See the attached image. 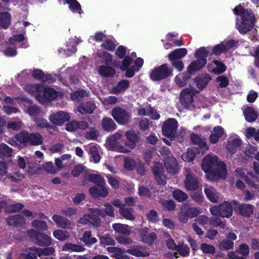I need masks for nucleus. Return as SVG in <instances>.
<instances>
[{"label":"nucleus","mask_w":259,"mask_h":259,"mask_svg":"<svg viewBox=\"0 0 259 259\" xmlns=\"http://www.w3.org/2000/svg\"><path fill=\"white\" fill-rule=\"evenodd\" d=\"M201 167L211 181H217L221 179L225 180L227 177L226 165L219 161L216 155H206L202 161Z\"/></svg>","instance_id":"obj_1"},{"label":"nucleus","mask_w":259,"mask_h":259,"mask_svg":"<svg viewBox=\"0 0 259 259\" xmlns=\"http://www.w3.org/2000/svg\"><path fill=\"white\" fill-rule=\"evenodd\" d=\"M233 13L235 15L240 16V19H237L236 27L241 34H245L252 29L256 19L251 9H245L240 4L233 9Z\"/></svg>","instance_id":"obj_2"},{"label":"nucleus","mask_w":259,"mask_h":259,"mask_svg":"<svg viewBox=\"0 0 259 259\" xmlns=\"http://www.w3.org/2000/svg\"><path fill=\"white\" fill-rule=\"evenodd\" d=\"M17 140L21 144H29L32 146L40 145L43 143V137L38 133H30L26 131H22L16 135Z\"/></svg>","instance_id":"obj_3"},{"label":"nucleus","mask_w":259,"mask_h":259,"mask_svg":"<svg viewBox=\"0 0 259 259\" xmlns=\"http://www.w3.org/2000/svg\"><path fill=\"white\" fill-rule=\"evenodd\" d=\"M173 68L169 64L164 63L154 68L150 73V79L154 81H159L172 76Z\"/></svg>","instance_id":"obj_4"},{"label":"nucleus","mask_w":259,"mask_h":259,"mask_svg":"<svg viewBox=\"0 0 259 259\" xmlns=\"http://www.w3.org/2000/svg\"><path fill=\"white\" fill-rule=\"evenodd\" d=\"M27 234L31 240L39 246H49L52 243V239L48 235L31 229L27 231Z\"/></svg>","instance_id":"obj_5"},{"label":"nucleus","mask_w":259,"mask_h":259,"mask_svg":"<svg viewBox=\"0 0 259 259\" xmlns=\"http://www.w3.org/2000/svg\"><path fill=\"white\" fill-rule=\"evenodd\" d=\"M210 212L213 215L229 218L233 214V208L229 202L225 201L218 205L211 206Z\"/></svg>","instance_id":"obj_6"},{"label":"nucleus","mask_w":259,"mask_h":259,"mask_svg":"<svg viewBox=\"0 0 259 259\" xmlns=\"http://www.w3.org/2000/svg\"><path fill=\"white\" fill-rule=\"evenodd\" d=\"M111 116L117 123L125 125L131 119V114L124 109L120 107H114L111 111Z\"/></svg>","instance_id":"obj_7"},{"label":"nucleus","mask_w":259,"mask_h":259,"mask_svg":"<svg viewBox=\"0 0 259 259\" xmlns=\"http://www.w3.org/2000/svg\"><path fill=\"white\" fill-rule=\"evenodd\" d=\"M178 123L175 118H170L166 120L162 126L163 135L168 138L175 137Z\"/></svg>","instance_id":"obj_8"},{"label":"nucleus","mask_w":259,"mask_h":259,"mask_svg":"<svg viewBox=\"0 0 259 259\" xmlns=\"http://www.w3.org/2000/svg\"><path fill=\"white\" fill-rule=\"evenodd\" d=\"M234 210L244 217H250L253 212L254 206L247 203L240 204L237 201L233 202Z\"/></svg>","instance_id":"obj_9"},{"label":"nucleus","mask_w":259,"mask_h":259,"mask_svg":"<svg viewBox=\"0 0 259 259\" xmlns=\"http://www.w3.org/2000/svg\"><path fill=\"white\" fill-rule=\"evenodd\" d=\"M184 186L188 191H195L199 187V182L197 177L189 169H188V173L186 175Z\"/></svg>","instance_id":"obj_10"},{"label":"nucleus","mask_w":259,"mask_h":259,"mask_svg":"<svg viewBox=\"0 0 259 259\" xmlns=\"http://www.w3.org/2000/svg\"><path fill=\"white\" fill-rule=\"evenodd\" d=\"M70 115L64 111H59L51 114L49 117V120L55 125H61L65 122L70 120Z\"/></svg>","instance_id":"obj_11"},{"label":"nucleus","mask_w":259,"mask_h":259,"mask_svg":"<svg viewBox=\"0 0 259 259\" xmlns=\"http://www.w3.org/2000/svg\"><path fill=\"white\" fill-rule=\"evenodd\" d=\"M194 102V94L189 89L182 90L180 95V102L185 108H189L190 105Z\"/></svg>","instance_id":"obj_12"},{"label":"nucleus","mask_w":259,"mask_h":259,"mask_svg":"<svg viewBox=\"0 0 259 259\" xmlns=\"http://www.w3.org/2000/svg\"><path fill=\"white\" fill-rule=\"evenodd\" d=\"M57 97V92L52 88L45 89L42 92V95L38 94L36 96V100L41 103L46 101H53Z\"/></svg>","instance_id":"obj_13"},{"label":"nucleus","mask_w":259,"mask_h":259,"mask_svg":"<svg viewBox=\"0 0 259 259\" xmlns=\"http://www.w3.org/2000/svg\"><path fill=\"white\" fill-rule=\"evenodd\" d=\"M6 221L9 226L16 228H22L26 224L25 219L22 215L18 214L7 217Z\"/></svg>","instance_id":"obj_14"},{"label":"nucleus","mask_w":259,"mask_h":259,"mask_svg":"<svg viewBox=\"0 0 259 259\" xmlns=\"http://www.w3.org/2000/svg\"><path fill=\"white\" fill-rule=\"evenodd\" d=\"M148 231L149 229L147 227L142 228L140 231V238L144 243L151 245L156 240L157 236L154 232L148 233Z\"/></svg>","instance_id":"obj_15"},{"label":"nucleus","mask_w":259,"mask_h":259,"mask_svg":"<svg viewBox=\"0 0 259 259\" xmlns=\"http://www.w3.org/2000/svg\"><path fill=\"white\" fill-rule=\"evenodd\" d=\"M211 76L207 73L202 74L196 76L194 79L197 88L199 90L196 91V93H199L206 87L208 82L211 80Z\"/></svg>","instance_id":"obj_16"},{"label":"nucleus","mask_w":259,"mask_h":259,"mask_svg":"<svg viewBox=\"0 0 259 259\" xmlns=\"http://www.w3.org/2000/svg\"><path fill=\"white\" fill-rule=\"evenodd\" d=\"M79 223L82 224L90 223L95 227H99L101 225V219L99 216L93 212V213L84 215L79 219Z\"/></svg>","instance_id":"obj_17"},{"label":"nucleus","mask_w":259,"mask_h":259,"mask_svg":"<svg viewBox=\"0 0 259 259\" xmlns=\"http://www.w3.org/2000/svg\"><path fill=\"white\" fill-rule=\"evenodd\" d=\"M89 191L91 195L94 198L100 197H105L108 194V191L105 185L102 186H93L90 188Z\"/></svg>","instance_id":"obj_18"},{"label":"nucleus","mask_w":259,"mask_h":259,"mask_svg":"<svg viewBox=\"0 0 259 259\" xmlns=\"http://www.w3.org/2000/svg\"><path fill=\"white\" fill-rule=\"evenodd\" d=\"M36 246L26 248L18 256V259H37L38 254Z\"/></svg>","instance_id":"obj_19"},{"label":"nucleus","mask_w":259,"mask_h":259,"mask_svg":"<svg viewBox=\"0 0 259 259\" xmlns=\"http://www.w3.org/2000/svg\"><path fill=\"white\" fill-rule=\"evenodd\" d=\"M164 165L168 173L174 175L177 172L178 163L174 156L167 157L165 158Z\"/></svg>","instance_id":"obj_20"},{"label":"nucleus","mask_w":259,"mask_h":259,"mask_svg":"<svg viewBox=\"0 0 259 259\" xmlns=\"http://www.w3.org/2000/svg\"><path fill=\"white\" fill-rule=\"evenodd\" d=\"M207 63V60L197 59L196 60L192 62L188 66L187 70L192 75L197 71L202 69Z\"/></svg>","instance_id":"obj_21"},{"label":"nucleus","mask_w":259,"mask_h":259,"mask_svg":"<svg viewBox=\"0 0 259 259\" xmlns=\"http://www.w3.org/2000/svg\"><path fill=\"white\" fill-rule=\"evenodd\" d=\"M101 126L103 131L106 132H112L117 128L115 121L109 117H104L101 121Z\"/></svg>","instance_id":"obj_22"},{"label":"nucleus","mask_w":259,"mask_h":259,"mask_svg":"<svg viewBox=\"0 0 259 259\" xmlns=\"http://www.w3.org/2000/svg\"><path fill=\"white\" fill-rule=\"evenodd\" d=\"M52 219L58 226L61 228L68 229L71 227V222L64 217L54 214L52 217Z\"/></svg>","instance_id":"obj_23"},{"label":"nucleus","mask_w":259,"mask_h":259,"mask_svg":"<svg viewBox=\"0 0 259 259\" xmlns=\"http://www.w3.org/2000/svg\"><path fill=\"white\" fill-rule=\"evenodd\" d=\"M135 147L133 142L126 138L125 140H122L121 143L117 145L119 151L124 153L130 152Z\"/></svg>","instance_id":"obj_24"},{"label":"nucleus","mask_w":259,"mask_h":259,"mask_svg":"<svg viewBox=\"0 0 259 259\" xmlns=\"http://www.w3.org/2000/svg\"><path fill=\"white\" fill-rule=\"evenodd\" d=\"M130 85V82L127 79H122L116 85L113 87L112 92L114 94H118L124 92Z\"/></svg>","instance_id":"obj_25"},{"label":"nucleus","mask_w":259,"mask_h":259,"mask_svg":"<svg viewBox=\"0 0 259 259\" xmlns=\"http://www.w3.org/2000/svg\"><path fill=\"white\" fill-rule=\"evenodd\" d=\"M192 74L187 70L186 72L180 73L176 76V83L180 87H184L188 82Z\"/></svg>","instance_id":"obj_26"},{"label":"nucleus","mask_w":259,"mask_h":259,"mask_svg":"<svg viewBox=\"0 0 259 259\" xmlns=\"http://www.w3.org/2000/svg\"><path fill=\"white\" fill-rule=\"evenodd\" d=\"M187 53V50L186 48L177 49L171 52L167 55L169 61H174V60H181L184 57Z\"/></svg>","instance_id":"obj_27"},{"label":"nucleus","mask_w":259,"mask_h":259,"mask_svg":"<svg viewBox=\"0 0 259 259\" xmlns=\"http://www.w3.org/2000/svg\"><path fill=\"white\" fill-rule=\"evenodd\" d=\"M244 180L246 184L255 189L259 188V178L252 172H249L244 176Z\"/></svg>","instance_id":"obj_28"},{"label":"nucleus","mask_w":259,"mask_h":259,"mask_svg":"<svg viewBox=\"0 0 259 259\" xmlns=\"http://www.w3.org/2000/svg\"><path fill=\"white\" fill-rule=\"evenodd\" d=\"M11 24V15L8 12H0V28L6 29Z\"/></svg>","instance_id":"obj_29"},{"label":"nucleus","mask_w":259,"mask_h":259,"mask_svg":"<svg viewBox=\"0 0 259 259\" xmlns=\"http://www.w3.org/2000/svg\"><path fill=\"white\" fill-rule=\"evenodd\" d=\"M224 133V128L221 126H217L213 128V133L209 137V141L212 144H215Z\"/></svg>","instance_id":"obj_30"},{"label":"nucleus","mask_w":259,"mask_h":259,"mask_svg":"<svg viewBox=\"0 0 259 259\" xmlns=\"http://www.w3.org/2000/svg\"><path fill=\"white\" fill-rule=\"evenodd\" d=\"M96 106L91 102L80 104L78 107V111L81 114H91L95 110Z\"/></svg>","instance_id":"obj_31"},{"label":"nucleus","mask_w":259,"mask_h":259,"mask_svg":"<svg viewBox=\"0 0 259 259\" xmlns=\"http://www.w3.org/2000/svg\"><path fill=\"white\" fill-rule=\"evenodd\" d=\"M245 120L248 122H254L257 118V113L250 106H247L243 111Z\"/></svg>","instance_id":"obj_32"},{"label":"nucleus","mask_w":259,"mask_h":259,"mask_svg":"<svg viewBox=\"0 0 259 259\" xmlns=\"http://www.w3.org/2000/svg\"><path fill=\"white\" fill-rule=\"evenodd\" d=\"M99 73L103 77H111L116 73V70L109 65H101L99 68Z\"/></svg>","instance_id":"obj_33"},{"label":"nucleus","mask_w":259,"mask_h":259,"mask_svg":"<svg viewBox=\"0 0 259 259\" xmlns=\"http://www.w3.org/2000/svg\"><path fill=\"white\" fill-rule=\"evenodd\" d=\"M199 152V150L197 148H188L187 152L182 155V159L186 162L192 161Z\"/></svg>","instance_id":"obj_34"},{"label":"nucleus","mask_w":259,"mask_h":259,"mask_svg":"<svg viewBox=\"0 0 259 259\" xmlns=\"http://www.w3.org/2000/svg\"><path fill=\"white\" fill-rule=\"evenodd\" d=\"M125 136L127 139L131 141L135 146L141 140V134L138 131H127L125 133Z\"/></svg>","instance_id":"obj_35"},{"label":"nucleus","mask_w":259,"mask_h":259,"mask_svg":"<svg viewBox=\"0 0 259 259\" xmlns=\"http://www.w3.org/2000/svg\"><path fill=\"white\" fill-rule=\"evenodd\" d=\"M80 240L88 246H91L97 242V239L95 237H92L91 231H85Z\"/></svg>","instance_id":"obj_36"},{"label":"nucleus","mask_w":259,"mask_h":259,"mask_svg":"<svg viewBox=\"0 0 259 259\" xmlns=\"http://www.w3.org/2000/svg\"><path fill=\"white\" fill-rule=\"evenodd\" d=\"M62 250L65 251L82 252L85 250V248L81 245L67 243L62 246Z\"/></svg>","instance_id":"obj_37"},{"label":"nucleus","mask_w":259,"mask_h":259,"mask_svg":"<svg viewBox=\"0 0 259 259\" xmlns=\"http://www.w3.org/2000/svg\"><path fill=\"white\" fill-rule=\"evenodd\" d=\"M113 230L117 233L126 236L130 235L131 231L128 230L127 225L120 223H115L112 225Z\"/></svg>","instance_id":"obj_38"},{"label":"nucleus","mask_w":259,"mask_h":259,"mask_svg":"<svg viewBox=\"0 0 259 259\" xmlns=\"http://www.w3.org/2000/svg\"><path fill=\"white\" fill-rule=\"evenodd\" d=\"M88 180L89 182L95 184L97 186H102L106 185V183L104 179L99 175L96 174H90L88 176Z\"/></svg>","instance_id":"obj_39"},{"label":"nucleus","mask_w":259,"mask_h":259,"mask_svg":"<svg viewBox=\"0 0 259 259\" xmlns=\"http://www.w3.org/2000/svg\"><path fill=\"white\" fill-rule=\"evenodd\" d=\"M209 49V47H200L196 51L194 54V57L199 59L207 60V57H208L209 55H210Z\"/></svg>","instance_id":"obj_40"},{"label":"nucleus","mask_w":259,"mask_h":259,"mask_svg":"<svg viewBox=\"0 0 259 259\" xmlns=\"http://www.w3.org/2000/svg\"><path fill=\"white\" fill-rule=\"evenodd\" d=\"M54 237L57 240L64 241L70 237L69 233L67 231L57 230L53 233Z\"/></svg>","instance_id":"obj_41"},{"label":"nucleus","mask_w":259,"mask_h":259,"mask_svg":"<svg viewBox=\"0 0 259 259\" xmlns=\"http://www.w3.org/2000/svg\"><path fill=\"white\" fill-rule=\"evenodd\" d=\"M209 225L213 227H219L222 229H225L226 227V221H222L221 219L218 217H212L210 218Z\"/></svg>","instance_id":"obj_42"},{"label":"nucleus","mask_w":259,"mask_h":259,"mask_svg":"<svg viewBox=\"0 0 259 259\" xmlns=\"http://www.w3.org/2000/svg\"><path fill=\"white\" fill-rule=\"evenodd\" d=\"M133 209L130 208L120 207L119 209V214L126 220L133 221L135 217L132 213Z\"/></svg>","instance_id":"obj_43"},{"label":"nucleus","mask_w":259,"mask_h":259,"mask_svg":"<svg viewBox=\"0 0 259 259\" xmlns=\"http://www.w3.org/2000/svg\"><path fill=\"white\" fill-rule=\"evenodd\" d=\"M12 149L6 144L0 145V157L9 158L12 156Z\"/></svg>","instance_id":"obj_44"},{"label":"nucleus","mask_w":259,"mask_h":259,"mask_svg":"<svg viewBox=\"0 0 259 259\" xmlns=\"http://www.w3.org/2000/svg\"><path fill=\"white\" fill-rule=\"evenodd\" d=\"M241 145L240 139L235 138L231 142H229L226 146V149L230 152L234 153L236 148L239 147Z\"/></svg>","instance_id":"obj_45"},{"label":"nucleus","mask_w":259,"mask_h":259,"mask_svg":"<svg viewBox=\"0 0 259 259\" xmlns=\"http://www.w3.org/2000/svg\"><path fill=\"white\" fill-rule=\"evenodd\" d=\"M35 123L37 126L41 128H47L48 130H52L55 131L57 127L54 125L50 124L47 119L44 118H38L35 120Z\"/></svg>","instance_id":"obj_46"},{"label":"nucleus","mask_w":259,"mask_h":259,"mask_svg":"<svg viewBox=\"0 0 259 259\" xmlns=\"http://www.w3.org/2000/svg\"><path fill=\"white\" fill-rule=\"evenodd\" d=\"M172 196L175 199L180 202L186 200L188 197V195L185 192L180 189L174 191Z\"/></svg>","instance_id":"obj_47"},{"label":"nucleus","mask_w":259,"mask_h":259,"mask_svg":"<svg viewBox=\"0 0 259 259\" xmlns=\"http://www.w3.org/2000/svg\"><path fill=\"white\" fill-rule=\"evenodd\" d=\"M213 63L217 66L216 67L213 69V72L216 74H220L224 72L226 69L227 67L224 63L220 61L214 60Z\"/></svg>","instance_id":"obj_48"},{"label":"nucleus","mask_w":259,"mask_h":259,"mask_svg":"<svg viewBox=\"0 0 259 259\" xmlns=\"http://www.w3.org/2000/svg\"><path fill=\"white\" fill-rule=\"evenodd\" d=\"M159 202L165 210L172 211L176 208V203L172 200L161 199Z\"/></svg>","instance_id":"obj_49"},{"label":"nucleus","mask_w":259,"mask_h":259,"mask_svg":"<svg viewBox=\"0 0 259 259\" xmlns=\"http://www.w3.org/2000/svg\"><path fill=\"white\" fill-rule=\"evenodd\" d=\"M204 193L210 202L215 203L218 201V196L216 195L212 188H205L204 189Z\"/></svg>","instance_id":"obj_50"},{"label":"nucleus","mask_w":259,"mask_h":259,"mask_svg":"<svg viewBox=\"0 0 259 259\" xmlns=\"http://www.w3.org/2000/svg\"><path fill=\"white\" fill-rule=\"evenodd\" d=\"M36 249L39 257L42 255H52L55 251L54 248L53 247H48L44 248L36 247Z\"/></svg>","instance_id":"obj_51"},{"label":"nucleus","mask_w":259,"mask_h":259,"mask_svg":"<svg viewBox=\"0 0 259 259\" xmlns=\"http://www.w3.org/2000/svg\"><path fill=\"white\" fill-rule=\"evenodd\" d=\"M200 249L205 254H214L215 252V248L212 245L205 243L201 244Z\"/></svg>","instance_id":"obj_52"},{"label":"nucleus","mask_w":259,"mask_h":259,"mask_svg":"<svg viewBox=\"0 0 259 259\" xmlns=\"http://www.w3.org/2000/svg\"><path fill=\"white\" fill-rule=\"evenodd\" d=\"M89 154L92 156L95 163L100 161L101 158L97 146H91L89 148Z\"/></svg>","instance_id":"obj_53"},{"label":"nucleus","mask_w":259,"mask_h":259,"mask_svg":"<svg viewBox=\"0 0 259 259\" xmlns=\"http://www.w3.org/2000/svg\"><path fill=\"white\" fill-rule=\"evenodd\" d=\"M200 213V211L197 207H189L184 211V217H188L189 218H194L196 217Z\"/></svg>","instance_id":"obj_54"},{"label":"nucleus","mask_w":259,"mask_h":259,"mask_svg":"<svg viewBox=\"0 0 259 259\" xmlns=\"http://www.w3.org/2000/svg\"><path fill=\"white\" fill-rule=\"evenodd\" d=\"M234 243L233 241L226 239L222 240L219 244V248L221 250H228L233 248Z\"/></svg>","instance_id":"obj_55"},{"label":"nucleus","mask_w":259,"mask_h":259,"mask_svg":"<svg viewBox=\"0 0 259 259\" xmlns=\"http://www.w3.org/2000/svg\"><path fill=\"white\" fill-rule=\"evenodd\" d=\"M32 226L41 231H46L48 229L47 223L45 221L39 220H34L32 222Z\"/></svg>","instance_id":"obj_56"},{"label":"nucleus","mask_w":259,"mask_h":259,"mask_svg":"<svg viewBox=\"0 0 259 259\" xmlns=\"http://www.w3.org/2000/svg\"><path fill=\"white\" fill-rule=\"evenodd\" d=\"M176 250L182 256L186 257L189 256L190 249L187 245L179 244Z\"/></svg>","instance_id":"obj_57"},{"label":"nucleus","mask_w":259,"mask_h":259,"mask_svg":"<svg viewBox=\"0 0 259 259\" xmlns=\"http://www.w3.org/2000/svg\"><path fill=\"white\" fill-rule=\"evenodd\" d=\"M99 135L98 131L96 128L92 127L90 131L86 133L85 138L90 140H96Z\"/></svg>","instance_id":"obj_58"},{"label":"nucleus","mask_w":259,"mask_h":259,"mask_svg":"<svg viewBox=\"0 0 259 259\" xmlns=\"http://www.w3.org/2000/svg\"><path fill=\"white\" fill-rule=\"evenodd\" d=\"M249 247L246 244L242 243L236 249V252L241 255L247 257L249 254Z\"/></svg>","instance_id":"obj_59"},{"label":"nucleus","mask_w":259,"mask_h":259,"mask_svg":"<svg viewBox=\"0 0 259 259\" xmlns=\"http://www.w3.org/2000/svg\"><path fill=\"white\" fill-rule=\"evenodd\" d=\"M101 46L111 52L114 51L116 48V45L114 42L110 39L105 40L104 42L102 44Z\"/></svg>","instance_id":"obj_60"},{"label":"nucleus","mask_w":259,"mask_h":259,"mask_svg":"<svg viewBox=\"0 0 259 259\" xmlns=\"http://www.w3.org/2000/svg\"><path fill=\"white\" fill-rule=\"evenodd\" d=\"M121 62V65L120 69L121 71H124L130 67L131 64L133 63V59L129 56H126Z\"/></svg>","instance_id":"obj_61"},{"label":"nucleus","mask_w":259,"mask_h":259,"mask_svg":"<svg viewBox=\"0 0 259 259\" xmlns=\"http://www.w3.org/2000/svg\"><path fill=\"white\" fill-rule=\"evenodd\" d=\"M124 166L126 169L132 170L136 166V162L131 157H126L124 160Z\"/></svg>","instance_id":"obj_62"},{"label":"nucleus","mask_w":259,"mask_h":259,"mask_svg":"<svg viewBox=\"0 0 259 259\" xmlns=\"http://www.w3.org/2000/svg\"><path fill=\"white\" fill-rule=\"evenodd\" d=\"M216 81L219 82L218 87L220 88H224L227 87L229 83L228 77L225 75L219 76L216 78Z\"/></svg>","instance_id":"obj_63"},{"label":"nucleus","mask_w":259,"mask_h":259,"mask_svg":"<svg viewBox=\"0 0 259 259\" xmlns=\"http://www.w3.org/2000/svg\"><path fill=\"white\" fill-rule=\"evenodd\" d=\"M148 111L147 115L149 116L151 119L154 120H158L160 118V115L157 112V111L155 108L152 107L151 105H149L147 108Z\"/></svg>","instance_id":"obj_64"}]
</instances>
